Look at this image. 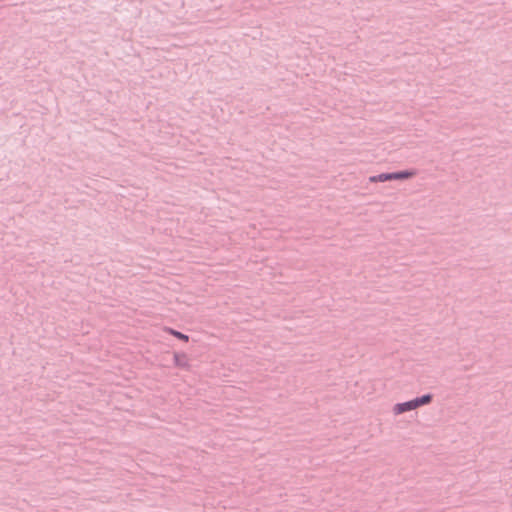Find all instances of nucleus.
I'll return each mask as SVG.
<instances>
[{
    "instance_id": "obj_3",
    "label": "nucleus",
    "mask_w": 512,
    "mask_h": 512,
    "mask_svg": "<svg viewBox=\"0 0 512 512\" xmlns=\"http://www.w3.org/2000/svg\"><path fill=\"white\" fill-rule=\"evenodd\" d=\"M165 332H167L168 334L176 337L177 339L181 340V341H184V342H188L189 341V336L186 335V334H183L182 332H179L177 330H174L172 328H165Z\"/></svg>"
},
{
    "instance_id": "obj_2",
    "label": "nucleus",
    "mask_w": 512,
    "mask_h": 512,
    "mask_svg": "<svg viewBox=\"0 0 512 512\" xmlns=\"http://www.w3.org/2000/svg\"><path fill=\"white\" fill-rule=\"evenodd\" d=\"M173 363L176 367L182 369H189V358L184 352H175L173 354Z\"/></svg>"
},
{
    "instance_id": "obj_5",
    "label": "nucleus",
    "mask_w": 512,
    "mask_h": 512,
    "mask_svg": "<svg viewBox=\"0 0 512 512\" xmlns=\"http://www.w3.org/2000/svg\"><path fill=\"white\" fill-rule=\"evenodd\" d=\"M392 180L391 173H382L370 178L371 182H385Z\"/></svg>"
},
{
    "instance_id": "obj_4",
    "label": "nucleus",
    "mask_w": 512,
    "mask_h": 512,
    "mask_svg": "<svg viewBox=\"0 0 512 512\" xmlns=\"http://www.w3.org/2000/svg\"><path fill=\"white\" fill-rule=\"evenodd\" d=\"M415 175L414 171H402L397 173H391L392 180L408 179Z\"/></svg>"
},
{
    "instance_id": "obj_1",
    "label": "nucleus",
    "mask_w": 512,
    "mask_h": 512,
    "mask_svg": "<svg viewBox=\"0 0 512 512\" xmlns=\"http://www.w3.org/2000/svg\"><path fill=\"white\" fill-rule=\"evenodd\" d=\"M431 399H432V396L427 394V395H424L420 398H416V399H413L411 401H408V402H404V403H398L396 405H394L393 407V412L396 414V415H399V414H402L404 412H407V411H411V410H414L422 405H426V404H429L431 402Z\"/></svg>"
}]
</instances>
